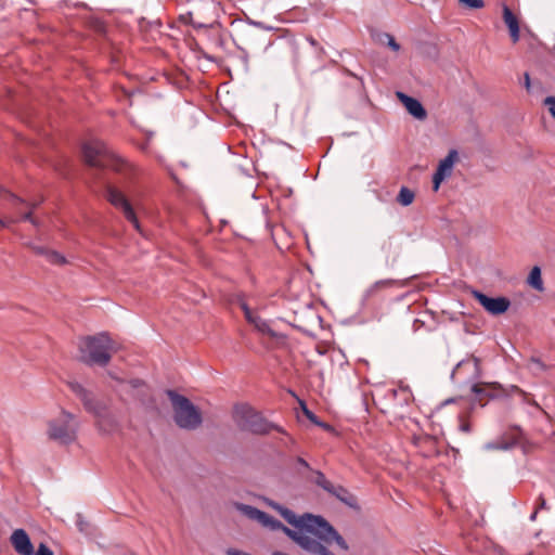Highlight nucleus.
Masks as SVG:
<instances>
[{
	"instance_id": "f257e3e1",
	"label": "nucleus",
	"mask_w": 555,
	"mask_h": 555,
	"mask_svg": "<svg viewBox=\"0 0 555 555\" xmlns=\"http://www.w3.org/2000/svg\"><path fill=\"white\" fill-rule=\"evenodd\" d=\"M270 505L289 525L297 528V530H295L296 532H305L321 542L323 545L336 542L343 551H348V544L344 538L323 517L314 516L312 514H305L298 517L291 509L283 507L280 504L270 503Z\"/></svg>"
},
{
	"instance_id": "f03ea898",
	"label": "nucleus",
	"mask_w": 555,
	"mask_h": 555,
	"mask_svg": "<svg viewBox=\"0 0 555 555\" xmlns=\"http://www.w3.org/2000/svg\"><path fill=\"white\" fill-rule=\"evenodd\" d=\"M82 154L85 162L91 167L109 168L128 179H132L138 173L133 165L115 155L102 141L91 140L85 143Z\"/></svg>"
},
{
	"instance_id": "7ed1b4c3",
	"label": "nucleus",
	"mask_w": 555,
	"mask_h": 555,
	"mask_svg": "<svg viewBox=\"0 0 555 555\" xmlns=\"http://www.w3.org/2000/svg\"><path fill=\"white\" fill-rule=\"evenodd\" d=\"M117 350L118 345L106 333L88 336L79 344L80 358L90 365L105 366Z\"/></svg>"
},
{
	"instance_id": "20e7f679",
	"label": "nucleus",
	"mask_w": 555,
	"mask_h": 555,
	"mask_svg": "<svg viewBox=\"0 0 555 555\" xmlns=\"http://www.w3.org/2000/svg\"><path fill=\"white\" fill-rule=\"evenodd\" d=\"M263 527L272 530H282L288 538L296 542L305 551L315 555H333L325 545L305 532H296L284 526L280 520L266 513V518L260 519Z\"/></svg>"
},
{
	"instance_id": "39448f33",
	"label": "nucleus",
	"mask_w": 555,
	"mask_h": 555,
	"mask_svg": "<svg viewBox=\"0 0 555 555\" xmlns=\"http://www.w3.org/2000/svg\"><path fill=\"white\" fill-rule=\"evenodd\" d=\"M506 390L498 383H473L470 386V403L473 406H485L490 400L507 396Z\"/></svg>"
},
{
	"instance_id": "423d86ee",
	"label": "nucleus",
	"mask_w": 555,
	"mask_h": 555,
	"mask_svg": "<svg viewBox=\"0 0 555 555\" xmlns=\"http://www.w3.org/2000/svg\"><path fill=\"white\" fill-rule=\"evenodd\" d=\"M105 197L114 207L122 211L125 218L132 223L135 230L140 231V223L135 212L130 202L120 190L108 184L105 190Z\"/></svg>"
},
{
	"instance_id": "0eeeda50",
	"label": "nucleus",
	"mask_w": 555,
	"mask_h": 555,
	"mask_svg": "<svg viewBox=\"0 0 555 555\" xmlns=\"http://www.w3.org/2000/svg\"><path fill=\"white\" fill-rule=\"evenodd\" d=\"M481 377L480 361L476 357L461 361L452 372L451 378L455 384L462 385Z\"/></svg>"
},
{
	"instance_id": "6e6552de",
	"label": "nucleus",
	"mask_w": 555,
	"mask_h": 555,
	"mask_svg": "<svg viewBox=\"0 0 555 555\" xmlns=\"http://www.w3.org/2000/svg\"><path fill=\"white\" fill-rule=\"evenodd\" d=\"M165 393L171 403L176 416H202L204 413V411L191 402V400L176 390L167 389Z\"/></svg>"
},
{
	"instance_id": "1a4fd4ad",
	"label": "nucleus",
	"mask_w": 555,
	"mask_h": 555,
	"mask_svg": "<svg viewBox=\"0 0 555 555\" xmlns=\"http://www.w3.org/2000/svg\"><path fill=\"white\" fill-rule=\"evenodd\" d=\"M49 437L61 443H68L76 437V426L68 418H54L49 425Z\"/></svg>"
},
{
	"instance_id": "9d476101",
	"label": "nucleus",
	"mask_w": 555,
	"mask_h": 555,
	"mask_svg": "<svg viewBox=\"0 0 555 555\" xmlns=\"http://www.w3.org/2000/svg\"><path fill=\"white\" fill-rule=\"evenodd\" d=\"M473 296L490 314L493 315L504 313L511 306V301L506 297L492 298L478 291H474Z\"/></svg>"
},
{
	"instance_id": "9b49d317",
	"label": "nucleus",
	"mask_w": 555,
	"mask_h": 555,
	"mask_svg": "<svg viewBox=\"0 0 555 555\" xmlns=\"http://www.w3.org/2000/svg\"><path fill=\"white\" fill-rule=\"evenodd\" d=\"M68 387L82 401L87 412L99 414L103 411L104 403L99 401L92 392L85 389L79 383L69 382Z\"/></svg>"
},
{
	"instance_id": "f8f14e48",
	"label": "nucleus",
	"mask_w": 555,
	"mask_h": 555,
	"mask_svg": "<svg viewBox=\"0 0 555 555\" xmlns=\"http://www.w3.org/2000/svg\"><path fill=\"white\" fill-rule=\"evenodd\" d=\"M457 159V152L455 150H451L448 155L439 162L437 170L433 177L434 191H438L441 182L451 176L453 166Z\"/></svg>"
},
{
	"instance_id": "ddd939ff",
	"label": "nucleus",
	"mask_w": 555,
	"mask_h": 555,
	"mask_svg": "<svg viewBox=\"0 0 555 555\" xmlns=\"http://www.w3.org/2000/svg\"><path fill=\"white\" fill-rule=\"evenodd\" d=\"M10 543L18 555H34V544L24 529H15L10 537Z\"/></svg>"
},
{
	"instance_id": "4468645a",
	"label": "nucleus",
	"mask_w": 555,
	"mask_h": 555,
	"mask_svg": "<svg viewBox=\"0 0 555 555\" xmlns=\"http://www.w3.org/2000/svg\"><path fill=\"white\" fill-rule=\"evenodd\" d=\"M1 193L7 195L13 202V204L17 207L18 212L21 214L23 220H28L34 225H38V221L35 218H33V210L40 204V202H25L16 197L14 194H11L10 192L0 188V194Z\"/></svg>"
},
{
	"instance_id": "2eb2a0df",
	"label": "nucleus",
	"mask_w": 555,
	"mask_h": 555,
	"mask_svg": "<svg viewBox=\"0 0 555 555\" xmlns=\"http://www.w3.org/2000/svg\"><path fill=\"white\" fill-rule=\"evenodd\" d=\"M238 426L242 430L256 435H266L270 433L274 426L267 422L266 418H240Z\"/></svg>"
},
{
	"instance_id": "dca6fc26",
	"label": "nucleus",
	"mask_w": 555,
	"mask_h": 555,
	"mask_svg": "<svg viewBox=\"0 0 555 555\" xmlns=\"http://www.w3.org/2000/svg\"><path fill=\"white\" fill-rule=\"evenodd\" d=\"M240 307L243 310L247 322L253 324L258 332L262 334L273 335L269 323L262 318H260L258 314H256L254 311H251L245 301H242L240 304Z\"/></svg>"
},
{
	"instance_id": "f3484780",
	"label": "nucleus",
	"mask_w": 555,
	"mask_h": 555,
	"mask_svg": "<svg viewBox=\"0 0 555 555\" xmlns=\"http://www.w3.org/2000/svg\"><path fill=\"white\" fill-rule=\"evenodd\" d=\"M397 98L404 105L406 111L415 118L423 120L427 117L426 109L423 107L421 102L414 98H411L402 92H397Z\"/></svg>"
},
{
	"instance_id": "a211bd4d",
	"label": "nucleus",
	"mask_w": 555,
	"mask_h": 555,
	"mask_svg": "<svg viewBox=\"0 0 555 555\" xmlns=\"http://www.w3.org/2000/svg\"><path fill=\"white\" fill-rule=\"evenodd\" d=\"M503 21L508 28L513 43L518 42L520 39L519 20L505 4L503 5Z\"/></svg>"
},
{
	"instance_id": "6ab92c4d",
	"label": "nucleus",
	"mask_w": 555,
	"mask_h": 555,
	"mask_svg": "<svg viewBox=\"0 0 555 555\" xmlns=\"http://www.w3.org/2000/svg\"><path fill=\"white\" fill-rule=\"evenodd\" d=\"M408 285H409V279H405V280H392V279L380 280V281L375 282L373 285H371L369 287V289L366 291V295L369 297H372L384 288L405 287Z\"/></svg>"
},
{
	"instance_id": "aec40b11",
	"label": "nucleus",
	"mask_w": 555,
	"mask_h": 555,
	"mask_svg": "<svg viewBox=\"0 0 555 555\" xmlns=\"http://www.w3.org/2000/svg\"><path fill=\"white\" fill-rule=\"evenodd\" d=\"M519 436H520V430L515 429L513 437L511 439L502 438L496 442L487 443L486 449L487 450H507V449L512 448L517 442Z\"/></svg>"
},
{
	"instance_id": "412c9836",
	"label": "nucleus",
	"mask_w": 555,
	"mask_h": 555,
	"mask_svg": "<svg viewBox=\"0 0 555 555\" xmlns=\"http://www.w3.org/2000/svg\"><path fill=\"white\" fill-rule=\"evenodd\" d=\"M235 507L243 515H245L249 519L258 521L259 524H260V519L261 518H266V513L260 511V509H258V508H256V507H254V506L242 504V503H236Z\"/></svg>"
},
{
	"instance_id": "4be33fe9",
	"label": "nucleus",
	"mask_w": 555,
	"mask_h": 555,
	"mask_svg": "<svg viewBox=\"0 0 555 555\" xmlns=\"http://www.w3.org/2000/svg\"><path fill=\"white\" fill-rule=\"evenodd\" d=\"M96 427L104 434H114L117 431L118 425L116 418H98Z\"/></svg>"
},
{
	"instance_id": "5701e85b",
	"label": "nucleus",
	"mask_w": 555,
	"mask_h": 555,
	"mask_svg": "<svg viewBox=\"0 0 555 555\" xmlns=\"http://www.w3.org/2000/svg\"><path fill=\"white\" fill-rule=\"evenodd\" d=\"M528 284L537 291H543V281L539 267H533L528 276Z\"/></svg>"
},
{
	"instance_id": "b1692460",
	"label": "nucleus",
	"mask_w": 555,
	"mask_h": 555,
	"mask_svg": "<svg viewBox=\"0 0 555 555\" xmlns=\"http://www.w3.org/2000/svg\"><path fill=\"white\" fill-rule=\"evenodd\" d=\"M233 416H258L253 406L248 403H237L233 406Z\"/></svg>"
},
{
	"instance_id": "393cba45",
	"label": "nucleus",
	"mask_w": 555,
	"mask_h": 555,
	"mask_svg": "<svg viewBox=\"0 0 555 555\" xmlns=\"http://www.w3.org/2000/svg\"><path fill=\"white\" fill-rule=\"evenodd\" d=\"M176 425L185 430H194L201 426L202 418H173Z\"/></svg>"
},
{
	"instance_id": "a878e982",
	"label": "nucleus",
	"mask_w": 555,
	"mask_h": 555,
	"mask_svg": "<svg viewBox=\"0 0 555 555\" xmlns=\"http://www.w3.org/2000/svg\"><path fill=\"white\" fill-rule=\"evenodd\" d=\"M415 194L406 186H402L397 196V202L402 206H409L413 203Z\"/></svg>"
},
{
	"instance_id": "bb28decb",
	"label": "nucleus",
	"mask_w": 555,
	"mask_h": 555,
	"mask_svg": "<svg viewBox=\"0 0 555 555\" xmlns=\"http://www.w3.org/2000/svg\"><path fill=\"white\" fill-rule=\"evenodd\" d=\"M330 493L333 494L334 496H336L341 502L351 505V503L349 501V498H350L349 492L344 487L334 486V490H332Z\"/></svg>"
},
{
	"instance_id": "cd10ccee",
	"label": "nucleus",
	"mask_w": 555,
	"mask_h": 555,
	"mask_svg": "<svg viewBox=\"0 0 555 555\" xmlns=\"http://www.w3.org/2000/svg\"><path fill=\"white\" fill-rule=\"evenodd\" d=\"M46 259L48 262L52 264L62 266L66 263V259L63 255L51 249H49V251L47 253Z\"/></svg>"
},
{
	"instance_id": "c85d7f7f",
	"label": "nucleus",
	"mask_w": 555,
	"mask_h": 555,
	"mask_svg": "<svg viewBox=\"0 0 555 555\" xmlns=\"http://www.w3.org/2000/svg\"><path fill=\"white\" fill-rule=\"evenodd\" d=\"M315 483L323 488L328 493L334 490V485L326 479L325 475L321 472L317 473Z\"/></svg>"
},
{
	"instance_id": "c756f323",
	"label": "nucleus",
	"mask_w": 555,
	"mask_h": 555,
	"mask_svg": "<svg viewBox=\"0 0 555 555\" xmlns=\"http://www.w3.org/2000/svg\"><path fill=\"white\" fill-rule=\"evenodd\" d=\"M309 421L312 424L322 427L326 431H328V433H331L333 435H337L336 429L332 425H330L328 423L321 421V418H309Z\"/></svg>"
},
{
	"instance_id": "7c9ffc66",
	"label": "nucleus",
	"mask_w": 555,
	"mask_h": 555,
	"mask_svg": "<svg viewBox=\"0 0 555 555\" xmlns=\"http://www.w3.org/2000/svg\"><path fill=\"white\" fill-rule=\"evenodd\" d=\"M461 4L468 9H481L485 7L482 0H459Z\"/></svg>"
},
{
	"instance_id": "2f4dec72",
	"label": "nucleus",
	"mask_w": 555,
	"mask_h": 555,
	"mask_svg": "<svg viewBox=\"0 0 555 555\" xmlns=\"http://www.w3.org/2000/svg\"><path fill=\"white\" fill-rule=\"evenodd\" d=\"M385 38L387 39V46L392 50V51H399L400 50V44L395 40V37L390 34H385Z\"/></svg>"
},
{
	"instance_id": "473e14b6",
	"label": "nucleus",
	"mask_w": 555,
	"mask_h": 555,
	"mask_svg": "<svg viewBox=\"0 0 555 555\" xmlns=\"http://www.w3.org/2000/svg\"><path fill=\"white\" fill-rule=\"evenodd\" d=\"M28 246L34 251V254H36L38 256H43L44 258L47 256V253L49 251V248L43 247V246L34 245V244H29Z\"/></svg>"
},
{
	"instance_id": "72a5a7b5",
	"label": "nucleus",
	"mask_w": 555,
	"mask_h": 555,
	"mask_svg": "<svg viewBox=\"0 0 555 555\" xmlns=\"http://www.w3.org/2000/svg\"><path fill=\"white\" fill-rule=\"evenodd\" d=\"M34 555H53V552L44 543H40Z\"/></svg>"
},
{
	"instance_id": "f704fd0d",
	"label": "nucleus",
	"mask_w": 555,
	"mask_h": 555,
	"mask_svg": "<svg viewBox=\"0 0 555 555\" xmlns=\"http://www.w3.org/2000/svg\"><path fill=\"white\" fill-rule=\"evenodd\" d=\"M544 104L548 106L550 111H555V96L545 98Z\"/></svg>"
},
{
	"instance_id": "c9c22d12",
	"label": "nucleus",
	"mask_w": 555,
	"mask_h": 555,
	"mask_svg": "<svg viewBox=\"0 0 555 555\" xmlns=\"http://www.w3.org/2000/svg\"><path fill=\"white\" fill-rule=\"evenodd\" d=\"M227 555H250V554L235 550V548H229L227 551Z\"/></svg>"
},
{
	"instance_id": "e433bc0d",
	"label": "nucleus",
	"mask_w": 555,
	"mask_h": 555,
	"mask_svg": "<svg viewBox=\"0 0 555 555\" xmlns=\"http://www.w3.org/2000/svg\"><path fill=\"white\" fill-rule=\"evenodd\" d=\"M524 85H525V88L527 89V91H530V76L528 73L525 74Z\"/></svg>"
},
{
	"instance_id": "4c0bfd02",
	"label": "nucleus",
	"mask_w": 555,
	"mask_h": 555,
	"mask_svg": "<svg viewBox=\"0 0 555 555\" xmlns=\"http://www.w3.org/2000/svg\"><path fill=\"white\" fill-rule=\"evenodd\" d=\"M299 403H300V406H301V408H302V410H304V414H305V416H307V417L314 416V414H313L312 412H310V411L306 408V405H305V403H304L302 401H299Z\"/></svg>"
},
{
	"instance_id": "58836bf2",
	"label": "nucleus",
	"mask_w": 555,
	"mask_h": 555,
	"mask_svg": "<svg viewBox=\"0 0 555 555\" xmlns=\"http://www.w3.org/2000/svg\"><path fill=\"white\" fill-rule=\"evenodd\" d=\"M539 507H540V508H545V507H546V501H545V499L543 498V495H540V496H539Z\"/></svg>"
},
{
	"instance_id": "ea45409f",
	"label": "nucleus",
	"mask_w": 555,
	"mask_h": 555,
	"mask_svg": "<svg viewBox=\"0 0 555 555\" xmlns=\"http://www.w3.org/2000/svg\"><path fill=\"white\" fill-rule=\"evenodd\" d=\"M460 427L464 431H468L469 430V424L467 422H462Z\"/></svg>"
},
{
	"instance_id": "a19ab883",
	"label": "nucleus",
	"mask_w": 555,
	"mask_h": 555,
	"mask_svg": "<svg viewBox=\"0 0 555 555\" xmlns=\"http://www.w3.org/2000/svg\"><path fill=\"white\" fill-rule=\"evenodd\" d=\"M532 363H533V364H535V365H537L538 367H540V369H543V367H544V365L541 363V361H540V360L533 359V360H532Z\"/></svg>"
},
{
	"instance_id": "79ce46f5",
	"label": "nucleus",
	"mask_w": 555,
	"mask_h": 555,
	"mask_svg": "<svg viewBox=\"0 0 555 555\" xmlns=\"http://www.w3.org/2000/svg\"><path fill=\"white\" fill-rule=\"evenodd\" d=\"M512 391L522 393V391L517 386H513Z\"/></svg>"
},
{
	"instance_id": "37998d69",
	"label": "nucleus",
	"mask_w": 555,
	"mask_h": 555,
	"mask_svg": "<svg viewBox=\"0 0 555 555\" xmlns=\"http://www.w3.org/2000/svg\"><path fill=\"white\" fill-rule=\"evenodd\" d=\"M141 384H143V383L141 380H138V379L133 382V386L134 387H138Z\"/></svg>"
},
{
	"instance_id": "c03bdc74",
	"label": "nucleus",
	"mask_w": 555,
	"mask_h": 555,
	"mask_svg": "<svg viewBox=\"0 0 555 555\" xmlns=\"http://www.w3.org/2000/svg\"><path fill=\"white\" fill-rule=\"evenodd\" d=\"M537 513H538L537 511H534V512L532 513V515H531V517H530V518H531V520H534V519H535Z\"/></svg>"
},
{
	"instance_id": "a18cd8bd",
	"label": "nucleus",
	"mask_w": 555,
	"mask_h": 555,
	"mask_svg": "<svg viewBox=\"0 0 555 555\" xmlns=\"http://www.w3.org/2000/svg\"><path fill=\"white\" fill-rule=\"evenodd\" d=\"M272 555H287V554L283 553V552H274Z\"/></svg>"
},
{
	"instance_id": "49530a36",
	"label": "nucleus",
	"mask_w": 555,
	"mask_h": 555,
	"mask_svg": "<svg viewBox=\"0 0 555 555\" xmlns=\"http://www.w3.org/2000/svg\"><path fill=\"white\" fill-rule=\"evenodd\" d=\"M299 462L301 463V465L308 466V464H307V462H306V461H304V460H301V459H300V460H299Z\"/></svg>"
},
{
	"instance_id": "de8ad7c7",
	"label": "nucleus",
	"mask_w": 555,
	"mask_h": 555,
	"mask_svg": "<svg viewBox=\"0 0 555 555\" xmlns=\"http://www.w3.org/2000/svg\"><path fill=\"white\" fill-rule=\"evenodd\" d=\"M4 227V222L0 219V229Z\"/></svg>"
},
{
	"instance_id": "09e8293b",
	"label": "nucleus",
	"mask_w": 555,
	"mask_h": 555,
	"mask_svg": "<svg viewBox=\"0 0 555 555\" xmlns=\"http://www.w3.org/2000/svg\"><path fill=\"white\" fill-rule=\"evenodd\" d=\"M550 113L552 114V116L555 118V111H550Z\"/></svg>"
}]
</instances>
